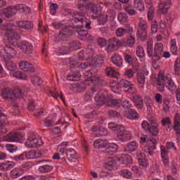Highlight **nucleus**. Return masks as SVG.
Segmentation results:
<instances>
[{"label":"nucleus","instance_id":"nucleus-42","mask_svg":"<svg viewBox=\"0 0 180 180\" xmlns=\"http://www.w3.org/2000/svg\"><path fill=\"white\" fill-rule=\"evenodd\" d=\"M120 161L123 164H131L133 162V159L131 156L129 155H122L120 158Z\"/></svg>","mask_w":180,"mask_h":180},{"label":"nucleus","instance_id":"nucleus-12","mask_svg":"<svg viewBox=\"0 0 180 180\" xmlns=\"http://www.w3.org/2000/svg\"><path fill=\"white\" fill-rule=\"evenodd\" d=\"M43 146V140L39 135L33 132L28 133L27 139L25 142V146L28 148H36Z\"/></svg>","mask_w":180,"mask_h":180},{"label":"nucleus","instance_id":"nucleus-53","mask_svg":"<svg viewBox=\"0 0 180 180\" xmlns=\"http://www.w3.org/2000/svg\"><path fill=\"white\" fill-rule=\"evenodd\" d=\"M13 77L18 78V79H27V75L22 72H15L13 73Z\"/></svg>","mask_w":180,"mask_h":180},{"label":"nucleus","instance_id":"nucleus-39","mask_svg":"<svg viewBox=\"0 0 180 180\" xmlns=\"http://www.w3.org/2000/svg\"><path fill=\"white\" fill-rule=\"evenodd\" d=\"M105 72L108 77H110L111 78H117L119 77V72L112 68H107Z\"/></svg>","mask_w":180,"mask_h":180},{"label":"nucleus","instance_id":"nucleus-43","mask_svg":"<svg viewBox=\"0 0 180 180\" xmlns=\"http://www.w3.org/2000/svg\"><path fill=\"white\" fill-rule=\"evenodd\" d=\"M170 51L174 55L178 53V46H176V39H172L170 41Z\"/></svg>","mask_w":180,"mask_h":180},{"label":"nucleus","instance_id":"nucleus-62","mask_svg":"<svg viewBox=\"0 0 180 180\" xmlns=\"http://www.w3.org/2000/svg\"><path fill=\"white\" fill-rule=\"evenodd\" d=\"M150 9L148 12V20H152L154 18V7L151 6V4H149Z\"/></svg>","mask_w":180,"mask_h":180},{"label":"nucleus","instance_id":"nucleus-34","mask_svg":"<svg viewBox=\"0 0 180 180\" xmlns=\"http://www.w3.org/2000/svg\"><path fill=\"white\" fill-rule=\"evenodd\" d=\"M56 53H57L58 56H64L68 53H70V49L68 48V45H63L62 46L58 47L56 50Z\"/></svg>","mask_w":180,"mask_h":180},{"label":"nucleus","instance_id":"nucleus-7","mask_svg":"<svg viewBox=\"0 0 180 180\" xmlns=\"http://www.w3.org/2000/svg\"><path fill=\"white\" fill-rule=\"evenodd\" d=\"M110 86L111 91L115 94H119L122 88L125 89V92H129V94H136V87L134 86V84L124 79L118 82L116 80L110 82Z\"/></svg>","mask_w":180,"mask_h":180},{"label":"nucleus","instance_id":"nucleus-23","mask_svg":"<svg viewBox=\"0 0 180 180\" xmlns=\"http://www.w3.org/2000/svg\"><path fill=\"white\" fill-rule=\"evenodd\" d=\"M16 25L20 29H25V30H32L33 29V22L31 21H17Z\"/></svg>","mask_w":180,"mask_h":180},{"label":"nucleus","instance_id":"nucleus-26","mask_svg":"<svg viewBox=\"0 0 180 180\" xmlns=\"http://www.w3.org/2000/svg\"><path fill=\"white\" fill-rule=\"evenodd\" d=\"M19 67L23 71L27 72L30 71V72H34V68L33 65L29 63L27 61H22L19 63Z\"/></svg>","mask_w":180,"mask_h":180},{"label":"nucleus","instance_id":"nucleus-10","mask_svg":"<svg viewBox=\"0 0 180 180\" xmlns=\"http://www.w3.org/2000/svg\"><path fill=\"white\" fill-rule=\"evenodd\" d=\"M18 11L25 15L30 13V8L25 4H19L17 6H9L3 11V13L6 18H11V16L16 15Z\"/></svg>","mask_w":180,"mask_h":180},{"label":"nucleus","instance_id":"nucleus-31","mask_svg":"<svg viewBox=\"0 0 180 180\" xmlns=\"http://www.w3.org/2000/svg\"><path fill=\"white\" fill-rule=\"evenodd\" d=\"M15 165H16V163L14 162L6 161L1 164L0 169L1 171H9L10 169H12Z\"/></svg>","mask_w":180,"mask_h":180},{"label":"nucleus","instance_id":"nucleus-16","mask_svg":"<svg viewBox=\"0 0 180 180\" xmlns=\"http://www.w3.org/2000/svg\"><path fill=\"white\" fill-rule=\"evenodd\" d=\"M117 138L120 141L124 143V141H129V140L131 139V134L130 131L124 130V127L120 128L117 133Z\"/></svg>","mask_w":180,"mask_h":180},{"label":"nucleus","instance_id":"nucleus-51","mask_svg":"<svg viewBox=\"0 0 180 180\" xmlns=\"http://www.w3.org/2000/svg\"><path fill=\"white\" fill-rule=\"evenodd\" d=\"M124 9L125 12H127V13H128V15H129V16H134V15H136L135 10L133 9L131 6H130L129 4H126L124 7Z\"/></svg>","mask_w":180,"mask_h":180},{"label":"nucleus","instance_id":"nucleus-22","mask_svg":"<svg viewBox=\"0 0 180 180\" xmlns=\"http://www.w3.org/2000/svg\"><path fill=\"white\" fill-rule=\"evenodd\" d=\"M119 147L117 146V144L116 143H109L108 142V144L106 146V150H105V155H113L115 153H117Z\"/></svg>","mask_w":180,"mask_h":180},{"label":"nucleus","instance_id":"nucleus-44","mask_svg":"<svg viewBox=\"0 0 180 180\" xmlns=\"http://www.w3.org/2000/svg\"><path fill=\"white\" fill-rule=\"evenodd\" d=\"M124 58L126 63L129 64V65H134V64H137V60H136V58L131 57L129 54H124Z\"/></svg>","mask_w":180,"mask_h":180},{"label":"nucleus","instance_id":"nucleus-9","mask_svg":"<svg viewBox=\"0 0 180 180\" xmlns=\"http://www.w3.org/2000/svg\"><path fill=\"white\" fill-rule=\"evenodd\" d=\"M1 96L3 99L8 101V102H11V103H15L18 99H20V98L23 97V94L20 89H18L15 91L11 89H3L1 90Z\"/></svg>","mask_w":180,"mask_h":180},{"label":"nucleus","instance_id":"nucleus-30","mask_svg":"<svg viewBox=\"0 0 180 180\" xmlns=\"http://www.w3.org/2000/svg\"><path fill=\"white\" fill-rule=\"evenodd\" d=\"M173 129L176 134H180V115L179 113L174 115Z\"/></svg>","mask_w":180,"mask_h":180},{"label":"nucleus","instance_id":"nucleus-14","mask_svg":"<svg viewBox=\"0 0 180 180\" xmlns=\"http://www.w3.org/2000/svg\"><path fill=\"white\" fill-rule=\"evenodd\" d=\"M141 127L144 130H148L149 133H150L152 136L158 135V123L155 122V121L150 120V123L147 121H143L141 123Z\"/></svg>","mask_w":180,"mask_h":180},{"label":"nucleus","instance_id":"nucleus-55","mask_svg":"<svg viewBox=\"0 0 180 180\" xmlns=\"http://www.w3.org/2000/svg\"><path fill=\"white\" fill-rule=\"evenodd\" d=\"M131 171H133L134 174H136V176H142V175L144 174L143 170H141V169L140 168L139 169V167H137L136 165H134L131 167Z\"/></svg>","mask_w":180,"mask_h":180},{"label":"nucleus","instance_id":"nucleus-54","mask_svg":"<svg viewBox=\"0 0 180 180\" xmlns=\"http://www.w3.org/2000/svg\"><path fill=\"white\" fill-rule=\"evenodd\" d=\"M134 74H136V70L133 69H127L124 72V75L126 78H133Z\"/></svg>","mask_w":180,"mask_h":180},{"label":"nucleus","instance_id":"nucleus-25","mask_svg":"<svg viewBox=\"0 0 180 180\" xmlns=\"http://www.w3.org/2000/svg\"><path fill=\"white\" fill-rule=\"evenodd\" d=\"M25 160H34V158H39L41 157L40 151L30 150L29 152H24Z\"/></svg>","mask_w":180,"mask_h":180},{"label":"nucleus","instance_id":"nucleus-38","mask_svg":"<svg viewBox=\"0 0 180 180\" xmlns=\"http://www.w3.org/2000/svg\"><path fill=\"white\" fill-rule=\"evenodd\" d=\"M134 8L141 12V11H144V2L143 0H134Z\"/></svg>","mask_w":180,"mask_h":180},{"label":"nucleus","instance_id":"nucleus-45","mask_svg":"<svg viewBox=\"0 0 180 180\" xmlns=\"http://www.w3.org/2000/svg\"><path fill=\"white\" fill-rule=\"evenodd\" d=\"M139 163L140 169H143V171H146V169H147L148 161L146 159L139 158Z\"/></svg>","mask_w":180,"mask_h":180},{"label":"nucleus","instance_id":"nucleus-33","mask_svg":"<svg viewBox=\"0 0 180 180\" xmlns=\"http://www.w3.org/2000/svg\"><path fill=\"white\" fill-rule=\"evenodd\" d=\"M108 146L107 140L97 139L94 143L95 148H106Z\"/></svg>","mask_w":180,"mask_h":180},{"label":"nucleus","instance_id":"nucleus-8","mask_svg":"<svg viewBox=\"0 0 180 180\" xmlns=\"http://www.w3.org/2000/svg\"><path fill=\"white\" fill-rule=\"evenodd\" d=\"M148 56L151 57L153 61H159L162 58V53H164V45L162 44H156L153 50V42L150 41L147 44Z\"/></svg>","mask_w":180,"mask_h":180},{"label":"nucleus","instance_id":"nucleus-64","mask_svg":"<svg viewBox=\"0 0 180 180\" xmlns=\"http://www.w3.org/2000/svg\"><path fill=\"white\" fill-rule=\"evenodd\" d=\"M58 8V5H57V4H51V6H50L51 15H56V13H57Z\"/></svg>","mask_w":180,"mask_h":180},{"label":"nucleus","instance_id":"nucleus-29","mask_svg":"<svg viewBox=\"0 0 180 180\" xmlns=\"http://www.w3.org/2000/svg\"><path fill=\"white\" fill-rule=\"evenodd\" d=\"M111 60L112 64L116 65V67H122V65H123V59L122 58V56L118 53H115L112 56Z\"/></svg>","mask_w":180,"mask_h":180},{"label":"nucleus","instance_id":"nucleus-21","mask_svg":"<svg viewBox=\"0 0 180 180\" xmlns=\"http://www.w3.org/2000/svg\"><path fill=\"white\" fill-rule=\"evenodd\" d=\"M171 4L170 0L167 1H160L158 5L159 12L163 13V15L168 13V11H169V8H171Z\"/></svg>","mask_w":180,"mask_h":180},{"label":"nucleus","instance_id":"nucleus-37","mask_svg":"<svg viewBox=\"0 0 180 180\" xmlns=\"http://www.w3.org/2000/svg\"><path fill=\"white\" fill-rule=\"evenodd\" d=\"M132 102H134V103H136V108H138V109H141V108H143V99L139 96H134L132 97Z\"/></svg>","mask_w":180,"mask_h":180},{"label":"nucleus","instance_id":"nucleus-59","mask_svg":"<svg viewBox=\"0 0 180 180\" xmlns=\"http://www.w3.org/2000/svg\"><path fill=\"white\" fill-rule=\"evenodd\" d=\"M98 22L100 25H105L106 22H108V15H101V12L98 14Z\"/></svg>","mask_w":180,"mask_h":180},{"label":"nucleus","instance_id":"nucleus-4","mask_svg":"<svg viewBox=\"0 0 180 180\" xmlns=\"http://www.w3.org/2000/svg\"><path fill=\"white\" fill-rule=\"evenodd\" d=\"M15 25L12 23L6 24V25L0 26V29L5 30L6 40L8 41V44L4 48V51L7 54H16V49L13 48V42L12 40H18L19 35L15 32Z\"/></svg>","mask_w":180,"mask_h":180},{"label":"nucleus","instance_id":"nucleus-50","mask_svg":"<svg viewBox=\"0 0 180 180\" xmlns=\"http://www.w3.org/2000/svg\"><path fill=\"white\" fill-rule=\"evenodd\" d=\"M169 99L168 98H163L162 109L165 113H168L169 112Z\"/></svg>","mask_w":180,"mask_h":180},{"label":"nucleus","instance_id":"nucleus-40","mask_svg":"<svg viewBox=\"0 0 180 180\" xmlns=\"http://www.w3.org/2000/svg\"><path fill=\"white\" fill-rule=\"evenodd\" d=\"M38 171L41 174H49L53 171V165H41L39 167Z\"/></svg>","mask_w":180,"mask_h":180},{"label":"nucleus","instance_id":"nucleus-24","mask_svg":"<svg viewBox=\"0 0 180 180\" xmlns=\"http://www.w3.org/2000/svg\"><path fill=\"white\" fill-rule=\"evenodd\" d=\"M124 116L131 120H137V119H139V113L134 109L124 112Z\"/></svg>","mask_w":180,"mask_h":180},{"label":"nucleus","instance_id":"nucleus-58","mask_svg":"<svg viewBox=\"0 0 180 180\" xmlns=\"http://www.w3.org/2000/svg\"><path fill=\"white\" fill-rule=\"evenodd\" d=\"M128 20V17L125 13H120L118 15V20L122 23V25H124V23H126V21Z\"/></svg>","mask_w":180,"mask_h":180},{"label":"nucleus","instance_id":"nucleus-48","mask_svg":"<svg viewBox=\"0 0 180 180\" xmlns=\"http://www.w3.org/2000/svg\"><path fill=\"white\" fill-rule=\"evenodd\" d=\"M134 43H136V38L133 35L129 36L127 39L124 41V44L129 47L134 46Z\"/></svg>","mask_w":180,"mask_h":180},{"label":"nucleus","instance_id":"nucleus-15","mask_svg":"<svg viewBox=\"0 0 180 180\" xmlns=\"http://www.w3.org/2000/svg\"><path fill=\"white\" fill-rule=\"evenodd\" d=\"M137 36L141 41L147 40V21L143 19L140 20L139 26L137 31Z\"/></svg>","mask_w":180,"mask_h":180},{"label":"nucleus","instance_id":"nucleus-56","mask_svg":"<svg viewBox=\"0 0 180 180\" xmlns=\"http://www.w3.org/2000/svg\"><path fill=\"white\" fill-rule=\"evenodd\" d=\"M25 155V153L23 152L20 155L13 156V160L14 161H16L17 162H20L21 161H25V160H26V158Z\"/></svg>","mask_w":180,"mask_h":180},{"label":"nucleus","instance_id":"nucleus-47","mask_svg":"<svg viewBox=\"0 0 180 180\" xmlns=\"http://www.w3.org/2000/svg\"><path fill=\"white\" fill-rule=\"evenodd\" d=\"M54 122H56V118H51L49 117L44 120V124L45 127H51L56 124Z\"/></svg>","mask_w":180,"mask_h":180},{"label":"nucleus","instance_id":"nucleus-41","mask_svg":"<svg viewBox=\"0 0 180 180\" xmlns=\"http://www.w3.org/2000/svg\"><path fill=\"white\" fill-rule=\"evenodd\" d=\"M68 47L69 51H72V50H78L81 47V44L78 41H75L68 44Z\"/></svg>","mask_w":180,"mask_h":180},{"label":"nucleus","instance_id":"nucleus-13","mask_svg":"<svg viewBox=\"0 0 180 180\" xmlns=\"http://www.w3.org/2000/svg\"><path fill=\"white\" fill-rule=\"evenodd\" d=\"M103 122H105V118L101 117L96 120V123L92 129V132L94 136L99 137V136L108 135V129H105V127L102 126L103 124Z\"/></svg>","mask_w":180,"mask_h":180},{"label":"nucleus","instance_id":"nucleus-17","mask_svg":"<svg viewBox=\"0 0 180 180\" xmlns=\"http://www.w3.org/2000/svg\"><path fill=\"white\" fill-rule=\"evenodd\" d=\"M23 139V134L20 131L11 132L5 136L6 141L15 142L20 141Z\"/></svg>","mask_w":180,"mask_h":180},{"label":"nucleus","instance_id":"nucleus-28","mask_svg":"<svg viewBox=\"0 0 180 180\" xmlns=\"http://www.w3.org/2000/svg\"><path fill=\"white\" fill-rule=\"evenodd\" d=\"M136 54L139 57L141 63L146 61V53L144 52V48L141 46H137L136 48Z\"/></svg>","mask_w":180,"mask_h":180},{"label":"nucleus","instance_id":"nucleus-2","mask_svg":"<svg viewBox=\"0 0 180 180\" xmlns=\"http://www.w3.org/2000/svg\"><path fill=\"white\" fill-rule=\"evenodd\" d=\"M94 56V50L90 46L84 51H81L78 54L74 55L69 59L70 68H75L68 75V81H79L81 79V71L90 67L96 68L101 67L103 63V56H96L91 58Z\"/></svg>","mask_w":180,"mask_h":180},{"label":"nucleus","instance_id":"nucleus-49","mask_svg":"<svg viewBox=\"0 0 180 180\" xmlns=\"http://www.w3.org/2000/svg\"><path fill=\"white\" fill-rule=\"evenodd\" d=\"M121 175L123 176V178H125L126 179H131L133 178V174H131V172L127 169H124L121 170Z\"/></svg>","mask_w":180,"mask_h":180},{"label":"nucleus","instance_id":"nucleus-27","mask_svg":"<svg viewBox=\"0 0 180 180\" xmlns=\"http://www.w3.org/2000/svg\"><path fill=\"white\" fill-rule=\"evenodd\" d=\"M23 172H25L23 167L14 168L11 171V178L13 179H17V178H19V176H22V175H23Z\"/></svg>","mask_w":180,"mask_h":180},{"label":"nucleus","instance_id":"nucleus-3","mask_svg":"<svg viewBox=\"0 0 180 180\" xmlns=\"http://www.w3.org/2000/svg\"><path fill=\"white\" fill-rule=\"evenodd\" d=\"M97 106H102L107 102L108 106H113L114 108H123L124 109H129L131 108V103L129 100H117L106 98L105 94L100 91L94 98Z\"/></svg>","mask_w":180,"mask_h":180},{"label":"nucleus","instance_id":"nucleus-5","mask_svg":"<svg viewBox=\"0 0 180 180\" xmlns=\"http://www.w3.org/2000/svg\"><path fill=\"white\" fill-rule=\"evenodd\" d=\"M140 140L143 151L141 155L143 154L144 157H153L155 154L153 150L157 148V141L154 139H148L147 135H142Z\"/></svg>","mask_w":180,"mask_h":180},{"label":"nucleus","instance_id":"nucleus-52","mask_svg":"<svg viewBox=\"0 0 180 180\" xmlns=\"http://www.w3.org/2000/svg\"><path fill=\"white\" fill-rule=\"evenodd\" d=\"M31 81L34 85H38L39 86H40V85L43 84V80L41 79V78L36 75L31 77Z\"/></svg>","mask_w":180,"mask_h":180},{"label":"nucleus","instance_id":"nucleus-46","mask_svg":"<svg viewBox=\"0 0 180 180\" xmlns=\"http://www.w3.org/2000/svg\"><path fill=\"white\" fill-rule=\"evenodd\" d=\"M122 127L123 126L117 124L115 122H110L108 124V128L112 131H116V133H117Z\"/></svg>","mask_w":180,"mask_h":180},{"label":"nucleus","instance_id":"nucleus-32","mask_svg":"<svg viewBox=\"0 0 180 180\" xmlns=\"http://www.w3.org/2000/svg\"><path fill=\"white\" fill-rule=\"evenodd\" d=\"M136 81L139 85L143 88L146 84V73L144 72H139L136 74Z\"/></svg>","mask_w":180,"mask_h":180},{"label":"nucleus","instance_id":"nucleus-18","mask_svg":"<svg viewBox=\"0 0 180 180\" xmlns=\"http://www.w3.org/2000/svg\"><path fill=\"white\" fill-rule=\"evenodd\" d=\"M168 149L164 146H160V155L163 165L169 167V157L168 156Z\"/></svg>","mask_w":180,"mask_h":180},{"label":"nucleus","instance_id":"nucleus-57","mask_svg":"<svg viewBox=\"0 0 180 180\" xmlns=\"http://www.w3.org/2000/svg\"><path fill=\"white\" fill-rule=\"evenodd\" d=\"M67 146H68L67 142H62L60 145L58 146L59 153L62 155L65 154V153H67V149L65 148Z\"/></svg>","mask_w":180,"mask_h":180},{"label":"nucleus","instance_id":"nucleus-11","mask_svg":"<svg viewBox=\"0 0 180 180\" xmlns=\"http://www.w3.org/2000/svg\"><path fill=\"white\" fill-rule=\"evenodd\" d=\"M158 85H164L169 91L174 92L176 89V84L170 77H165L164 74L159 73L158 77Z\"/></svg>","mask_w":180,"mask_h":180},{"label":"nucleus","instance_id":"nucleus-63","mask_svg":"<svg viewBox=\"0 0 180 180\" xmlns=\"http://www.w3.org/2000/svg\"><path fill=\"white\" fill-rule=\"evenodd\" d=\"M127 32V30L126 29L120 27L116 31V35L117 36V37H123V36L126 34Z\"/></svg>","mask_w":180,"mask_h":180},{"label":"nucleus","instance_id":"nucleus-35","mask_svg":"<svg viewBox=\"0 0 180 180\" xmlns=\"http://www.w3.org/2000/svg\"><path fill=\"white\" fill-rule=\"evenodd\" d=\"M20 47L24 53H30V51H32V49H33V46H32V44L26 41H23L21 43Z\"/></svg>","mask_w":180,"mask_h":180},{"label":"nucleus","instance_id":"nucleus-61","mask_svg":"<svg viewBox=\"0 0 180 180\" xmlns=\"http://www.w3.org/2000/svg\"><path fill=\"white\" fill-rule=\"evenodd\" d=\"M6 148L7 151H8L9 153H16V151L18 150V147L13 144H7L6 146Z\"/></svg>","mask_w":180,"mask_h":180},{"label":"nucleus","instance_id":"nucleus-1","mask_svg":"<svg viewBox=\"0 0 180 180\" xmlns=\"http://www.w3.org/2000/svg\"><path fill=\"white\" fill-rule=\"evenodd\" d=\"M100 0H79L78 2V9L80 13H70L72 18H70L69 25H64L61 22H53V26L55 29L59 30V34L56 37L58 43H65L72 36V28L83 26L85 29H91V21L89 16L92 19H96L99 16V13L102 11ZM89 13V16H86L85 13ZM75 23H81L78 25Z\"/></svg>","mask_w":180,"mask_h":180},{"label":"nucleus","instance_id":"nucleus-60","mask_svg":"<svg viewBox=\"0 0 180 180\" xmlns=\"http://www.w3.org/2000/svg\"><path fill=\"white\" fill-rule=\"evenodd\" d=\"M155 101L157 105H162V102H164V99L162 98V95L160 94H156L155 95Z\"/></svg>","mask_w":180,"mask_h":180},{"label":"nucleus","instance_id":"nucleus-19","mask_svg":"<svg viewBox=\"0 0 180 180\" xmlns=\"http://www.w3.org/2000/svg\"><path fill=\"white\" fill-rule=\"evenodd\" d=\"M105 167L108 171H115L117 169V162L114 157L108 158L105 162Z\"/></svg>","mask_w":180,"mask_h":180},{"label":"nucleus","instance_id":"nucleus-6","mask_svg":"<svg viewBox=\"0 0 180 180\" xmlns=\"http://www.w3.org/2000/svg\"><path fill=\"white\" fill-rule=\"evenodd\" d=\"M83 78H84V82L79 83L77 86L80 89H85L88 85L94 84V85H101L102 81L103 79L100 77L98 73H93L91 70H87L83 74Z\"/></svg>","mask_w":180,"mask_h":180},{"label":"nucleus","instance_id":"nucleus-20","mask_svg":"<svg viewBox=\"0 0 180 180\" xmlns=\"http://www.w3.org/2000/svg\"><path fill=\"white\" fill-rule=\"evenodd\" d=\"M120 46V41L116 38L110 39L107 46V51H115Z\"/></svg>","mask_w":180,"mask_h":180},{"label":"nucleus","instance_id":"nucleus-36","mask_svg":"<svg viewBox=\"0 0 180 180\" xmlns=\"http://www.w3.org/2000/svg\"><path fill=\"white\" fill-rule=\"evenodd\" d=\"M139 145L136 143V141H131L127 144V148L125 149L126 153H133L137 150Z\"/></svg>","mask_w":180,"mask_h":180}]
</instances>
